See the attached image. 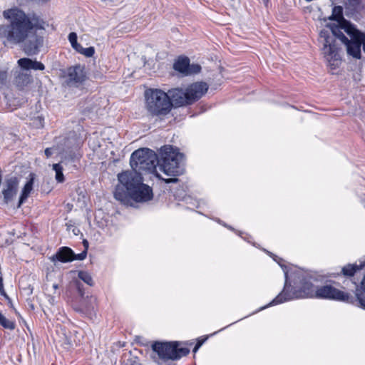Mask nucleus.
I'll return each instance as SVG.
<instances>
[{
    "label": "nucleus",
    "instance_id": "obj_1",
    "mask_svg": "<svg viewBox=\"0 0 365 365\" xmlns=\"http://www.w3.org/2000/svg\"><path fill=\"white\" fill-rule=\"evenodd\" d=\"M182 158L183 155L178 149L170 145L160 148V158L148 148H139L130 155V171L155 173L156 178L167 184L177 182L179 179L176 177L184 173Z\"/></svg>",
    "mask_w": 365,
    "mask_h": 365
},
{
    "label": "nucleus",
    "instance_id": "obj_2",
    "mask_svg": "<svg viewBox=\"0 0 365 365\" xmlns=\"http://www.w3.org/2000/svg\"><path fill=\"white\" fill-rule=\"evenodd\" d=\"M119 184L116 185L114 197L123 205L131 201L146 202L153 197V189L143 183L142 173L123 171L118 175Z\"/></svg>",
    "mask_w": 365,
    "mask_h": 365
},
{
    "label": "nucleus",
    "instance_id": "obj_3",
    "mask_svg": "<svg viewBox=\"0 0 365 365\" xmlns=\"http://www.w3.org/2000/svg\"><path fill=\"white\" fill-rule=\"evenodd\" d=\"M316 288L312 283V277L307 273L297 274L292 285L285 272V282L281 292L267 305L274 306L288 301L302 298H314ZM267 307V306H266ZM265 307L260 309H264Z\"/></svg>",
    "mask_w": 365,
    "mask_h": 365
},
{
    "label": "nucleus",
    "instance_id": "obj_4",
    "mask_svg": "<svg viewBox=\"0 0 365 365\" xmlns=\"http://www.w3.org/2000/svg\"><path fill=\"white\" fill-rule=\"evenodd\" d=\"M331 31L332 35H330L327 31H322L320 36L324 38V43L323 46V53L324 58L328 62L329 66L331 69H335L341 63V57L339 55V47L336 44V38H338L341 42L345 44L348 42L349 38L341 31L343 28L339 24H330L328 26Z\"/></svg>",
    "mask_w": 365,
    "mask_h": 365
},
{
    "label": "nucleus",
    "instance_id": "obj_5",
    "mask_svg": "<svg viewBox=\"0 0 365 365\" xmlns=\"http://www.w3.org/2000/svg\"><path fill=\"white\" fill-rule=\"evenodd\" d=\"M3 16L11 22L8 30V39L18 43L24 41L34 27L29 18L23 11L16 8L4 11Z\"/></svg>",
    "mask_w": 365,
    "mask_h": 365
},
{
    "label": "nucleus",
    "instance_id": "obj_6",
    "mask_svg": "<svg viewBox=\"0 0 365 365\" xmlns=\"http://www.w3.org/2000/svg\"><path fill=\"white\" fill-rule=\"evenodd\" d=\"M145 108L152 116H165L172 110L173 104L168 93L161 89L149 88L145 91Z\"/></svg>",
    "mask_w": 365,
    "mask_h": 365
},
{
    "label": "nucleus",
    "instance_id": "obj_7",
    "mask_svg": "<svg viewBox=\"0 0 365 365\" xmlns=\"http://www.w3.org/2000/svg\"><path fill=\"white\" fill-rule=\"evenodd\" d=\"M182 344V342L178 341H155L152 344V350L163 361H177L190 353V349L181 346Z\"/></svg>",
    "mask_w": 365,
    "mask_h": 365
},
{
    "label": "nucleus",
    "instance_id": "obj_8",
    "mask_svg": "<svg viewBox=\"0 0 365 365\" xmlns=\"http://www.w3.org/2000/svg\"><path fill=\"white\" fill-rule=\"evenodd\" d=\"M71 288L77 295L71 300V306L76 312L84 315L89 316L94 310L92 301H95L92 296H86L85 289L83 284L78 279H73L71 283Z\"/></svg>",
    "mask_w": 365,
    "mask_h": 365
},
{
    "label": "nucleus",
    "instance_id": "obj_9",
    "mask_svg": "<svg viewBox=\"0 0 365 365\" xmlns=\"http://www.w3.org/2000/svg\"><path fill=\"white\" fill-rule=\"evenodd\" d=\"M314 298L336 300L346 303L354 302V297L350 294L341 291L330 284L316 287Z\"/></svg>",
    "mask_w": 365,
    "mask_h": 365
},
{
    "label": "nucleus",
    "instance_id": "obj_10",
    "mask_svg": "<svg viewBox=\"0 0 365 365\" xmlns=\"http://www.w3.org/2000/svg\"><path fill=\"white\" fill-rule=\"evenodd\" d=\"M208 85L205 82H195L189 85L185 91L189 105L200 100L207 91Z\"/></svg>",
    "mask_w": 365,
    "mask_h": 365
},
{
    "label": "nucleus",
    "instance_id": "obj_11",
    "mask_svg": "<svg viewBox=\"0 0 365 365\" xmlns=\"http://www.w3.org/2000/svg\"><path fill=\"white\" fill-rule=\"evenodd\" d=\"M19 185V179L16 176H11L5 179L2 195L4 202L9 204L17 194Z\"/></svg>",
    "mask_w": 365,
    "mask_h": 365
},
{
    "label": "nucleus",
    "instance_id": "obj_12",
    "mask_svg": "<svg viewBox=\"0 0 365 365\" xmlns=\"http://www.w3.org/2000/svg\"><path fill=\"white\" fill-rule=\"evenodd\" d=\"M43 45V38L41 36L34 34L29 36L24 43V50L29 56L37 54Z\"/></svg>",
    "mask_w": 365,
    "mask_h": 365
},
{
    "label": "nucleus",
    "instance_id": "obj_13",
    "mask_svg": "<svg viewBox=\"0 0 365 365\" xmlns=\"http://www.w3.org/2000/svg\"><path fill=\"white\" fill-rule=\"evenodd\" d=\"M68 83L73 85L82 84L86 79L83 67L76 65L68 68Z\"/></svg>",
    "mask_w": 365,
    "mask_h": 365
},
{
    "label": "nucleus",
    "instance_id": "obj_14",
    "mask_svg": "<svg viewBox=\"0 0 365 365\" xmlns=\"http://www.w3.org/2000/svg\"><path fill=\"white\" fill-rule=\"evenodd\" d=\"M168 95L173 107H180L183 106H190L187 100L186 91L182 88H173L168 91Z\"/></svg>",
    "mask_w": 365,
    "mask_h": 365
},
{
    "label": "nucleus",
    "instance_id": "obj_15",
    "mask_svg": "<svg viewBox=\"0 0 365 365\" xmlns=\"http://www.w3.org/2000/svg\"><path fill=\"white\" fill-rule=\"evenodd\" d=\"M73 251L68 247H60L56 253L51 257L52 262L58 261L62 263H66L73 261Z\"/></svg>",
    "mask_w": 365,
    "mask_h": 365
},
{
    "label": "nucleus",
    "instance_id": "obj_16",
    "mask_svg": "<svg viewBox=\"0 0 365 365\" xmlns=\"http://www.w3.org/2000/svg\"><path fill=\"white\" fill-rule=\"evenodd\" d=\"M346 47L347 53L352 57L360 59L361 58V47L362 42L359 38L349 39L344 44Z\"/></svg>",
    "mask_w": 365,
    "mask_h": 365
},
{
    "label": "nucleus",
    "instance_id": "obj_17",
    "mask_svg": "<svg viewBox=\"0 0 365 365\" xmlns=\"http://www.w3.org/2000/svg\"><path fill=\"white\" fill-rule=\"evenodd\" d=\"M19 66L24 70H39L43 71L45 69V66L40 61L32 60L29 58H22L18 61Z\"/></svg>",
    "mask_w": 365,
    "mask_h": 365
},
{
    "label": "nucleus",
    "instance_id": "obj_18",
    "mask_svg": "<svg viewBox=\"0 0 365 365\" xmlns=\"http://www.w3.org/2000/svg\"><path fill=\"white\" fill-rule=\"evenodd\" d=\"M346 15L352 16L361 10V0H346L344 2Z\"/></svg>",
    "mask_w": 365,
    "mask_h": 365
},
{
    "label": "nucleus",
    "instance_id": "obj_19",
    "mask_svg": "<svg viewBox=\"0 0 365 365\" xmlns=\"http://www.w3.org/2000/svg\"><path fill=\"white\" fill-rule=\"evenodd\" d=\"M341 27L344 30V31L351 37V39L359 38L360 39V34H363L364 32H362L357 29L356 26L352 24L350 21L343 19V21L340 23Z\"/></svg>",
    "mask_w": 365,
    "mask_h": 365
},
{
    "label": "nucleus",
    "instance_id": "obj_20",
    "mask_svg": "<svg viewBox=\"0 0 365 365\" xmlns=\"http://www.w3.org/2000/svg\"><path fill=\"white\" fill-rule=\"evenodd\" d=\"M189 63L190 58L187 56H180L174 62L173 68L175 71L185 76L189 66Z\"/></svg>",
    "mask_w": 365,
    "mask_h": 365
},
{
    "label": "nucleus",
    "instance_id": "obj_21",
    "mask_svg": "<svg viewBox=\"0 0 365 365\" xmlns=\"http://www.w3.org/2000/svg\"><path fill=\"white\" fill-rule=\"evenodd\" d=\"M34 181V177H31L24 185L19 199V202L16 206L17 208H20L21 205L27 200L28 197L29 196L31 192L33 190Z\"/></svg>",
    "mask_w": 365,
    "mask_h": 365
},
{
    "label": "nucleus",
    "instance_id": "obj_22",
    "mask_svg": "<svg viewBox=\"0 0 365 365\" xmlns=\"http://www.w3.org/2000/svg\"><path fill=\"white\" fill-rule=\"evenodd\" d=\"M329 19L336 21L339 24L343 21V7L341 6H334L332 9V14Z\"/></svg>",
    "mask_w": 365,
    "mask_h": 365
},
{
    "label": "nucleus",
    "instance_id": "obj_23",
    "mask_svg": "<svg viewBox=\"0 0 365 365\" xmlns=\"http://www.w3.org/2000/svg\"><path fill=\"white\" fill-rule=\"evenodd\" d=\"M16 84L17 86L24 87L32 81L31 76L28 73H20L16 77Z\"/></svg>",
    "mask_w": 365,
    "mask_h": 365
},
{
    "label": "nucleus",
    "instance_id": "obj_24",
    "mask_svg": "<svg viewBox=\"0 0 365 365\" xmlns=\"http://www.w3.org/2000/svg\"><path fill=\"white\" fill-rule=\"evenodd\" d=\"M0 325L5 329L13 331L16 328L15 321L8 319L5 316L0 312Z\"/></svg>",
    "mask_w": 365,
    "mask_h": 365
},
{
    "label": "nucleus",
    "instance_id": "obj_25",
    "mask_svg": "<svg viewBox=\"0 0 365 365\" xmlns=\"http://www.w3.org/2000/svg\"><path fill=\"white\" fill-rule=\"evenodd\" d=\"M361 290L356 294V297L360 307L365 309V274L361 283Z\"/></svg>",
    "mask_w": 365,
    "mask_h": 365
},
{
    "label": "nucleus",
    "instance_id": "obj_26",
    "mask_svg": "<svg viewBox=\"0 0 365 365\" xmlns=\"http://www.w3.org/2000/svg\"><path fill=\"white\" fill-rule=\"evenodd\" d=\"M53 170L55 171V179L59 182L62 183L65 181V178L63 173V166L61 163H55L53 165Z\"/></svg>",
    "mask_w": 365,
    "mask_h": 365
},
{
    "label": "nucleus",
    "instance_id": "obj_27",
    "mask_svg": "<svg viewBox=\"0 0 365 365\" xmlns=\"http://www.w3.org/2000/svg\"><path fill=\"white\" fill-rule=\"evenodd\" d=\"M359 269L360 267L356 264H348L342 268L341 272L346 277H353Z\"/></svg>",
    "mask_w": 365,
    "mask_h": 365
},
{
    "label": "nucleus",
    "instance_id": "obj_28",
    "mask_svg": "<svg viewBox=\"0 0 365 365\" xmlns=\"http://www.w3.org/2000/svg\"><path fill=\"white\" fill-rule=\"evenodd\" d=\"M78 277L79 279L84 282L89 286H93L94 282L91 275L86 271L80 270L78 272Z\"/></svg>",
    "mask_w": 365,
    "mask_h": 365
},
{
    "label": "nucleus",
    "instance_id": "obj_29",
    "mask_svg": "<svg viewBox=\"0 0 365 365\" xmlns=\"http://www.w3.org/2000/svg\"><path fill=\"white\" fill-rule=\"evenodd\" d=\"M77 34L75 32H71L68 35V40L72 47L78 52V50H81L83 47L77 41Z\"/></svg>",
    "mask_w": 365,
    "mask_h": 365
},
{
    "label": "nucleus",
    "instance_id": "obj_30",
    "mask_svg": "<svg viewBox=\"0 0 365 365\" xmlns=\"http://www.w3.org/2000/svg\"><path fill=\"white\" fill-rule=\"evenodd\" d=\"M201 70H202V67L200 64H198V63L190 64L189 63V66L187 68V71L186 72L185 76L197 74L201 71Z\"/></svg>",
    "mask_w": 365,
    "mask_h": 365
},
{
    "label": "nucleus",
    "instance_id": "obj_31",
    "mask_svg": "<svg viewBox=\"0 0 365 365\" xmlns=\"http://www.w3.org/2000/svg\"><path fill=\"white\" fill-rule=\"evenodd\" d=\"M78 52L81 54H83L86 57H92L95 53V49L93 46L88 48H81V50H78Z\"/></svg>",
    "mask_w": 365,
    "mask_h": 365
},
{
    "label": "nucleus",
    "instance_id": "obj_32",
    "mask_svg": "<svg viewBox=\"0 0 365 365\" xmlns=\"http://www.w3.org/2000/svg\"><path fill=\"white\" fill-rule=\"evenodd\" d=\"M269 254L270 256H272L273 257L274 260L279 264V265L282 268L284 272H287L288 273L287 266L282 264V262H284V259L277 257V255H274V254H272L269 252Z\"/></svg>",
    "mask_w": 365,
    "mask_h": 365
},
{
    "label": "nucleus",
    "instance_id": "obj_33",
    "mask_svg": "<svg viewBox=\"0 0 365 365\" xmlns=\"http://www.w3.org/2000/svg\"><path fill=\"white\" fill-rule=\"evenodd\" d=\"M87 256V251L86 250H83L82 252H81L80 254H75L73 252V256L72 257L73 258V261L74 260H83Z\"/></svg>",
    "mask_w": 365,
    "mask_h": 365
},
{
    "label": "nucleus",
    "instance_id": "obj_34",
    "mask_svg": "<svg viewBox=\"0 0 365 365\" xmlns=\"http://www.w3.org/2000/svg\"><path fill=\"white\" fill-rule=\"evenodd\" d=\"M7 78L6 71H0V86L5 85Z\"/></svg>",
    "mask_w": 365,
    "mask_h": 365
},
{
    "label": "nucleus",
    "instance_id": "obj_35",
    "mask_svg": "<svg viewBox=\"0 0 365 365\" xmlns=\"http://www.w3.org/2000/svg\"><path fill=\"white\" fill-rule=\"evenodd\" d=\"M44 153H45L46 158H50L53 154L52 148H46L44 150Z\"/></svg>",
    "mask_w": 365,
    "mask_h": 365
},
{
    "label": "nucleus",
    "instance_id": "obj_36",
    "mask_svg": "<svg viewBox=\"0 0 365 365\" xmlns=\"http://www.w3.org/2000/svg\"><path fill=\"white\" fill-rule=\"evenodd\" d=\"M0 294L4 296V297H6L7 299H9L8 295L6 294L5 290H4V284H0Z\"/></svg>",
    "mask_w": 365,
    "mask_h": 365
},
{
    "label": "nucleus",
    "instance_id": "obj_37",
    "mask_svg": "<svg viewBox=\"0 0 365 365\" xmlns=\"http://www.w3.org/2000/svg\"><path fill=\"white\" fill-rule=\"evenodd\" d=\"M360 40L362 42L363 50L365 53V33L360 34Z\"/></svg>",
    "mask_w": 365,
    "mask_h": 365
},
{
    "label": "nucleus",
    "instance_id": "obj_38",
    "mask_svg": "<svg viewBox=\"0 0 365 365\" xmlns=\"http://www.w3.org/2000/svg\"><path fill=\"white\" fill-rule=\"evenodd\" d=\"M207 337H205L204 339H198L196 344L197 346L200 348V346L204 344V342L207 340Z\"/></svg>",
    "mask_w": 365,
    "mask_h": 365
},
{
    "label": "nucleus",
    "instance_id": "obj_39",
    "mask_svg": "<svg viewBox=\"0 0 365 365\" xmlns=\"http://www.w3.org/2000/svg\"><path fill=\"white\" fill-rule=\"evenodd\" d=\"M83 245L84 246V250H86L88 252V242L87 240H83Z\"/></svg>",
    "mask_w": 365,
    "mask_h": 365
},
{
    "label": "nucleus",
    "instance_id": "obj_40",
    "mask_svg": "<svg viewBox=\"0 0 365 365\" xmlns=\"http://www.w3.org/2000/svg\"><path fill=\"white\" fill-rule=\"evenodd\" d=\"M199 349H200V347L197 346V344H195V347L193 348V350H192L193 353L195 354Z\"/></svg>",
    "mask_w": 365,
    "mask_h": 365
},
{
    "label": "nucleus",
    "instance_id": "obj_41",
    "mask_svg": "<svg viewBox=\"0 0 365 365\" xmlns=\"http://www.w3.org/2000/svg\"><path fill=\"white\" fill-rule=\"evenodd\" d=\"M53 288L54 289H57L58 288V284H53Z\"/></svg>",
    "mask_w": 365,
    "mask_h": 365
},
{
    "label": "nucleus",
    "instance_id": "obj_42",
    "mask_svg": "<svg viewBox=\"0 0 365 365\" xmlns=\"http://www.w3.org/2000/svg\"><path fill=\"white\" fill-rule=\"evenodd\" d=\"M69 140L68 139H66L65 140V142H64V144L66 145V143L68 142V143Z\"/></svg>",
    "mask_w": 365,
    "mask_h": 365
},
{
    "label": "nucleus",
    "instance_id": "obj_43",
    "mask_svg": "<svg viewBox=\"0 0 365 365\" xmlns=\"http://www.w3.org/2000/svg\"><path fill=\"white\" fill-rule=\"evenodd\" d=\"M68 152H69V156H72V153H72V151H71V150H70V151H68Z\"/></svg>",
    "mask_w": 365,
    "mask_h": 365
},
{
    "label": "nucleus",
    "instance_id": "obj_44",
    "mask_svg": "<svg viewBox=\"0 0 365 365\" xmlns=\"http://www.w3.org/2000/svg\"><path fill=\"white\" fill-rule=\"evenodd\" d=\"M15 313L17 314V315H20L17 311H15Z\"/></svg>",
    "mask_w": 365,
    "mask_h": 365
},
{
    "label": "nucleus",
    "instance_id": "obj_45",
    "mask_svg": "<svg viewBox=\"0 0 365 365\" xmlns=\"http://www.w3.org/2000/svg\"><path fill=\"white\" fill-rule=\"evenodd\" d=\"M41 1H43V2H46V1H48V0H41Z\"/></svg>",
    "mask_w": 365,
    "mask_h": 365
}]
</instances>
